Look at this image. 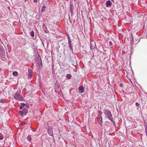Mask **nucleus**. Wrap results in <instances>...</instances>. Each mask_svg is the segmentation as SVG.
<instances>
[{
  "mask_svg": "<svg viewBox=\"0 0 147 147\" xmlns=\"http://www.w3.org/2000/svg\"><path fill=\"white\" fill-rule=\"evenodd\" d=\"M20 93L21 90L19 89L13 95V97L16 100L21 101L23 100V97L20 95Z\"/></svg>",
  "mask_w": 147,
  "mask_h": 147,
  "instance_id": "f257e3e1",
  "label": "nucleus"
},
{
  "mask_svg": "<svg viewBox=\"0 0 147 147\" xmlns=\"http://www.w3.org/2000/svg\"><path fill=\"white\" fill-rule=\"evenodd\" d=\"M105 114L106 117L109 120H111L115 125V122L113 120L112 115L111 112L109 110H106L105 112Z\"/></svg>",
  "mask_w": 147,
  "mask_h": 147,
  "instance_id": "f03ea898",
  "label": "nucleus"
},
{
  "mask_svg": "<svg viewBox=\"0 0 147 147\" xmlns=\"http://www.w3.org/2000/svg\"><path fill=\"white\" fill-rule=\"evenodd\" d=\"M28 110L26 108H24L22 110L19 111V113L22 117L24 115H26V113H27Z\"/></svg>",
  "mask_w": 147,
  "mask_h": 147,
  "instance_id": "7ed1b4c3",
  "label": "nucleus"
},
{
  "mask_svg": "<svg viewBox=\"0 0 147 147\" xmlns=\"http://www.w3.org/2000/svg\"><path fill=\"white\" fill-rule=\"evenodd\" d=\"M97 119L98 123L100 125L102 124V118L101 115L99 114L97 117Z\"/></svg>",
  "mask_w": 147,
  "mask_h": 147,
  "instance_id": "20e7f679",
  "label": "nucleus"
},
{
  "mask_svg": "<svg viewBox=\"0 0 147 147\" xmlns=\"http://www.w3.org/2000/svg\"><path fill=\"white\" fill-rule=\"evenodd\" d=\"M5 50L2 47H0V56L3 57L5 55Z\"/></svg>",
  "mask_w": 147,
  "mask_h": 147,
  "instance_id": "39448f33",
  "label": "nucleus"
},
{
  "mask_svg": "<svg viewBox=\"0 0 147 147\" xmlns=\"http://www.w3.org/2000/svg\"><path fill=\"white\" fill-rule=\"evenodd\" d=\"M74 7L72 3H70L69 10L71 12V15H73L74 14Z\"/></svg>",
  "mask_w": 147,
  "mask_h": 147,
  "instance_id": "423d86ee",
  "label": "nucleus"
},
{
  "mask_svg": "<svg viewBox=\"0 0 147 147\" xmlns=\"http://www.w3.org/2000/svg\"><path fill=\"white\" fill-rule=\"evenodd\" d=\"M79 92L80 93H82L84 92V90L82 86H80L78 88Z\"/></svg>",
  "mask_w": 147,
  "mask_h": 147,
  "instance_id": "0eeeda50",
  "label": "nucleus"
},
{
  "mask_svg": "<svg viewBox=\"0 0 147 147\" xmlns=\"http://www.w3.org/2000/svg\"><path fill=\"white\" fill-rule=\"evenodd\" d=\"M52 130V128L51 127H49L48 129V133L51 136L53 135V133Z\"/></svg>",
  "mask_w": 147,
  "mask_h": 147,
  "instance_id": "6e6552de",
  "label": "nucleus"
},
{
  "mask_svg": "<svg viewBox=\"0 0 147 147\" xmlns=\"http://www.w3.org/2000/svg\"><path fill=\"white\" fill-rule=\"evenodd\" d=\"M28 76L30 77H31L33 73V70L32 69H29L28 70Z\"/></svg>",
  "mask_w": 147,
  "mask_h": 147,
  "instance_id": "1a4fd4ad",
  "label": "nucleus"
},
{
  "mask_svg": "<svg viewBox=\"0 0 147 147\" xmlns=\"http://www.w3.org/2000/svg\"><path fill=\"white\" fill-rule=\"evenodd\" d=\"M71 41H69L68 42V44H69V49L72 52H73V49L72 48V46L71 45Z\"/></svg>",
  "mask_w": 147,
  "mask_h": 147,
  "instance_id": "9d476101",
  "label": "nucleus"
},
{
  "mask_svg": "<svg viewBox=\"0 0 147 147\" xmlns=\"http://www.w3.org/2000/svg\"><path fill=\"white\" fill-rule=\"evenodd\" d=\"M106 5L107 7H110L112 5V3L109 0L107 1Z\"/></svg>",
  "mask_w": 147,
  "mask_h": 147,
  "instance_id": "9b49d317",
  "label": "nucleus"
},
{
  "mask_svg": "<svg viewBox=\"0 0 147 147\" xmlns=\"http://www.w3.org/2000/svg\"><path fill=\"white\" fill-rule=\"evenodd\" d=\"M44 32L47 34H49V31L47 30V27H45V28L43 29Z\"/></svg>",
  "mask_w": 147,
  "mask_h": 147,
  "instance_id": "f8f14e48",
  "label": "nucleus"
},
{
  "mask_svg": "<svg viewBox=\"0 0 147 147\" xmlns=\"http://www.w3.org/2000/svg\"><path fill=\"white\" fill-rule=\"evenodd\" d=\"M13 75L14 76H16L18 75V73L16 71H14L12 73Z\"/></svg>",
  "mask_w": 147,
  "mask_h": 147,
  "instance_id": "ddd939ff",
  "label": "nucleus"
},
{
  "mask_svg": "<svg viewBox=\"0 0 147 147\" xmlns=\"http://www.w3.org/2000/svg\"><path fill=\"white\" fill-rule=\"evenodd\" d=\"M66 77L68 79H69L71 78V74H68L67 75Z\"/></svg>",
  "mask_w": 147,
  "mask_h": 147,
  "instance_id": "4468645a",
  "label": "nucleus"
},
{
  "mask_svg": "<svg viewBox=\"0 0 147 147\" xmlns=\"http://www.w3.org/2000/svg\"><path fill=\"white\" fill-rule=\"evenodd\" d=\"M4 138L3 135L1 133H0V140H2Z\"/></svg>",
  "mask_w": 147,
  "mask_h": 147,
  "instance_id": "2eb2a0df",
  "label": "nucleus"
},
{
  "mask_svg": "<svg viewBox=\"0 0 147 147\" xmlns=\"http://www.w3.org/2000/svg\"><path fill=\"white\" fill-rule=\"evenodd\" d=\"M30 35L32 36H34V32L33 31H32L30 33Z\"/></svg>",
  "mask_w": 147,
  "mask_h": 147,
  "instance_id": "dca6fc26",
  "label": "nucleus"
},
{
  "mask_svg": "<svg viewBox=\"0 0 147 147\" xmlns=\"http://www.w3.org/2000/svg\"><path fill=\"white\" fill-rule=\"evenodd\" d=\"M5 101V99H2L0 100V102L2 103H4Z\"/></svg>",
  "mask_w": 147,
  "mask_h": 147,
  "instance_id": "f3484780",
  "label": "nucleus"
},
{
  "mask_svg": "<svg viewBox=\"0 0 147 147\" xmlns=\"http://www.w3.org/2000/svg\"><path fill=\"white\" fill-rule=\"evenodd\" d=\"M27 139H28V140L29 141H30L31 140V138L30 136H28V137Z\"/></svg>",
  "mask_w": 147,
  "mask_h": 147,
  "instance_id": "a211bd4d",
  "label": "nucleus"
},
{
  "mask_svg": "<svg viewBox=\"0 0 147 147\" xmlns=\"http://www.w3.org/2000/svg\"><path fill=\"white\" fill-rule=\"evenodd\" d=\"M26 123L24 121H22L21 123V125L22 126H24L26 124Z\"/></svg>",
  "mask_w": 147,
  "mask_h": 147,
  "instance_id": "6ab92c4d",
  "label": "nucleus"
},
{
  "mask_svg": "<svg viewBox=\"0 0 147 147\" xmlns=\"http://www.w3.org/2000/svg\"><path fill=\"white\" fill-rule=\"evenodd\" d=\"M46 7L45 6H43L42 7V10L44 11L46 9Z\"/></svg>",
  "mask_w": 147,
  "mask_h": 147,
  "instance_id": "aec40b11",
  "label": "nucleus"
},
{
  "mask_svg": "<svg viewBox=\"0 0 147 147\" xmlns=\"http://www.w3.org/2000/svg\"><path fill=\"white\" fill-rule=\"evenodd\" d=\"M25 105L26 104L23 103H21V105L22 106V107H24L25 106Z\"/></svg>",
  "mask_w": 147,
  "mask_h": 147,
  "instance_id": "412c9836",
  "label": "nucleus"
},
{
  "mask_svg": "<svg viewBox=\"0 0 147 147\" xmlns=\"http://www.w3.org/2000/svg\"><path fill=\"white\" fill-rule=\"evenodd\" d=\"M67 38L68 39V42L69 41H71V39H70V38L69 36V35H68Z\"/></svg>",
  "mask_w": 147,
  "mask_h": 147,
  "instance_id": "4be33fe9",
  "label": "nucleus"
},
{
  "mask_svg": "<svg viewBox=\"0 0 147 147\" xmlns=\"http://www.w3.org/2000/svg\"><path fill=\"white\" fill-rule=\"evenodd\" d=\"M113 45L111 41H109V45L110 46L112 45Z\"/></svg>",
  "mask_w": 147,
  "mask_h": 147,
  "instance_id": "5701e85b",
  "label": "nucleus"
},
{
  "mask_svg": "<svg viewBox=\"0 0 147 147\" xmlns=\"http://www.w3.org/2000/svg\"><path fill=\"white\" fill-rule=\"evenodd\" d=\"M57 89L58 90L59 92H60L61 91V89L59 87H58Z\"/></svg>",
  "mask_w": 147,
  "mask_h": 147,
  "instance_id": "b1692460",
  "label": "nucleus"
},
{
  "mask_svg": "<svg viewBox=\"0 0 147 147\" xmlns=\"http://www.w3.org/2000/svg\"><path fill=\"white\" fill-rule=\"evenodd\" d=\"M136 105L137 106L139 107L140 106V104H139V103L138 102H137L136 103Z\"/></svg>",
  "mask_w": 147,
  "mask_h": 147,
  "instance_id": "393cba45",
  "label": "nucleus"
},
{
  "mask_svg": "<svg viewBox=\"0 0 147 147\" xmlns=\"http://www.w3.org/2000/svg\"><path fill=\"white\" fill-rule=\"evenodd\" d=\"M144 124L145 126V128H146V127L147 126V123L146 122L144 123Z\"/></svg>",
  "mask_w": 147,
  "mask_h": 147,
  "instance_id": "a878e982",
  "label": "nucleus"
},
{
  "mask_svg": "<svg viewBox=\"0 0 147 147\" xmlns=\"http://www.w3.org/2000/svg\"><path fill=\"white\" fill-rule=\"evenodd\" d=\"M45 27H46V26H45V24H43L42 25V27H43V29H44V28H45Z\"/></svg>",
  "mask_w": 147,
  "mask_h": 147,
  "instance_id": "bb28decb",
  "label": "nucleus"
},
{
  "mask_svg": "<svg viewBox=\"0 0 147 147\" xmlns=\"http://www.w3.org/2000/svg\"><path fill=\"white\" fill-rule=\"evenodd\" d=\"M22 107H23L22 106L20 105V108H19L20 109H22Z\"/></svg>",
  "mask_w": 147,
  "mask_h": 147,
  "instance_id": "cd10ccee",
  "label": "nucleus"
},
{
  "mask_svg": "<svg viewBox=\"0 0 147 147\" xmlns=\"http://www.w3.org/2000/svg\"><path fill=\"white\" fill-rule=\"evenodd\" d=\"M37 2V0H34L33 1V2H34V3H36V2Z\"/></svg>",
  "mask_w": 147,
  "mask_h": 147,
  "instance_id": "c85d7f7f",
  "label": "nucleus"
},
{
  "mask_svg": "<svg viewBox=\"0 0 147 147\" xmlns=\"http://www.w3.org/2000/svg\"><path fill=\"white\" fill-rule=\"evenodd\" d=\"M120 86H122L121 85V84H120Z\"/></svg>",
  "mask_w": 147,
  "mask_h": 147,
  "instance_id": "c756f323",
  "label": "nucleus"
},
{
  "mask_svg": "<svg viewBox=\"0 0 147 147\" xmlns=\"http://www.w3.org/2000/svg\"><path fill=\"white\" fill-rule=\"evenodd\" d=\"M112 1H114V0H111Z\"/></svg>",
  "mask_w": 147,
  "mask_h": 147,
  "instance_id": "7c9ffc66",
  "label": "nucleus"
}]
</instances>
